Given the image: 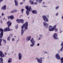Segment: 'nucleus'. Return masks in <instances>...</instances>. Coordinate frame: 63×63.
<instances>
[{
  "label": "nucleus",
  "instance_id": "nucleus-1",
  "mask_svg": "<svg viewBox=\"0 0 63 63\" xmlns=\"http://www.w3.org/2000/svg\"><path fill=\"white\" fill-rule=\"evenodd\" d=\"M24 26L26 30L27 29V26H28V22H26L21 27V35L22 36L23 35V33H24V30H23V28H24Z\"/></svg>",
  "mask_w": 63,
  "mask_h": 63
},
{
  "label": "nucleus",
  "instance_id": "nucleus-2",
  "mask_svg": "<svg viewBox=\"0 0 63 63\" xmlns=\"http://www.w3.org/2000/svg\"><path fill=\"white\" fill-rule=\"evenodd\" d=\"M7 24H8V28H6L4 29V31L7 32V31H9L13 30V29L10 30L9 28L10 26L11 25V24H12V22H11L10 21H9L8 22H7Z\"/></svg>",
  "mask_w": 63,
  "mask_h": 63
},
{
  "label": "nucleus",
  "instance_id": "nucleus-3",
  "mask_svg": "<svg viewBox=\"0 0 63 63\" xmlns=\"http://www.w3.org/2000/svg\"><path fill=\"white\" fill-rule=\"evenodd\" d=\"M26 8L27 9V11H26V14L27 16H29V12H30L31 11V6H26Z\"/></svg>",
  "mask_w": 63,
  "mask_h": 63
},
{
  "label": "nucleus",
  "instance_id": "nucleus-4",
  "mask_svg": "<svg viewBox=\"0 0 63 63\" xmlns=\"http://www.w3.org/2000/svg\"><path fill=\"white\" fill-rule=\"evenodd\" d=\"M56 25H55L54 26V27H53L52 26H50L48 28L49 31H53L54 30V28H56Z\"/></svg>",
  "mask_w": 63,
  "mask_h": 63
},
{
  "label": "nucleus",
  "instance_id": "nucleus-5",
  "mask_svg": "<svg viewBox=\"0 0 63 63\" xmlns=\"http://www.w3.org/2000/svg\"><path fill=\"white\" fill-rule=\"evenodd\" d=\"M16 21L18 23H23L24 22V20L23 19H17Z\"/></svg>",
  "mask_w": 63,
  "mask_h": 63
},
{
  "label": "nucleus",
  "instance_id": "nucleus-6",
  "mask_svg": "<svg viewBox=\"0 0 63 63\" xmlns=\"http://www.w3.org/2000/svg\"><path fill=\"white\" fill-rule=\"evenodd\" d=\"M42 17L44 21H46V22H48V18L46 17V16H43Z\"/></svg>",
  "mask_w": 63,
  "mask_h": 63
},
{
  "label": "nucleus",
  "instance_id": "nucleus-7",
  "mask_svg": "<svg viewBox=\"0 0 63 63\" xmlns=\"http://www.w3.org/2000/svg\"><path fill=\"white\" fill-rule=\"evenodd\" d=\"M0 30L1 33L0 34V38H2L3 36V29H1Z\"/></svg>",
  "mask_w": 63,
  "mask_h": 63
},
{
  "label": "nucleus",
  "instance_id": "nucleus-8",
  "mask_svg": "<svg viewBox=\"0 0 63 63\" xmlns=\"http://www.w3.org/2000/svg\"><path fill=\"white\" fill-rule=\"evenodd\" d=\"M44 25L45 26L46 28H47L48 27V24L46 22H44L43 23Z\"/></svg>",
  "mask_w": 63,
  "mask_h": 63
},
{
  "label": "nucleus",
  "instance_id": "nucleus-9",
  "mask_svg": "<svg viewBox=\"0 0 63 63\" xmlns=\"http://www.w3.org/2000/svg\"><path fill=\"white\" fill-rule=\"evenodd\" d=\"M18 59L19 60H21L22 59V56L21 53H19L18 54Z\"/></svg>",
  "mask_w": 63,
  "mask_h": 63
},
{
  "label": "nucleus",
  "instance_id": "nucleus-10",
  "mask_svg": "<svg viewBox=\"0 0 63 63\" xmlns=\"http://www.w3.org/2000/svg\"><path fill=\"white\" fill-rule=\"evenodd\" d=\"M53 36L55 39L56 40L58 39V38L57 37V34L56 33H55L53 35Z\"/></svg>",
  "mask_w": 63,
  "mask_h": 63
},
{
  "label": "nucleus",
  "instance_id": "nucleus-11",
  "mask_svg": "<svg viewBox=\"0 0 63 63\" xmlns=\"http://www.w3.org/2000/svg\"><path fill=\"white\" fill-rule=\"evenodd\" d=\"M0 56L1 57H5V55L1 51H0Z\"/></svg>",
  "mask_w": 63,
  "mask_h": 63
},
{
  "label": "nucleus",
  "instance_id": "nucleus-12",
  "mask_svg": "<svg viewBox=\"0 0 63 63\" xmlns=\"http://www.w3.org/2000/svg\"><path fill=\"white\" fill-rule=\"evenodd\" d=\"M55 57L57 59L59 60L60 59V57L59 56V55L58 54H57L55 55Z\"/></svg>",
  "mask_w": 63,
  "mask_h": 63
},
{
  "label": "nucleus",
  "instance_id": "nucleus-13",
  "mask_svg": "<svg viewBox=\"0 0 63 63\" xmlns=\"http://www.w3.org/2000/svg\"><path fill=\"white\" fill-rule=\"evenodd\" d=\"M36 59L37 60V61L39 63H42V60H41L40 59H38V58H36Z\"/></svg>",
  "mask_w": 63,
  "mask_h": 63
},
{
  "label": "nucleus",
  "instance_id": "nucleus-14",
  "mask_svg": "<svg viewBox=\"0 0 63 63\" xmlns=\"http://www.w3.org/2000/svg\"><path fill=\"white\" fill-rule=\"evenodd\" d=\"M15 6L17 7V6H18V1L17 0H15Z\"/></svg>",
  "mask_w": 63,
  "mask_h": 63
},
{
  "label": "nucleus",
  "instance_id": "nucleus-15",
  "mask_svg": "<svg viewBox=\"0 0 63 63\" xmlns=\"http://www.w3.org/2000/svg\"><path fill=\"white\" fill-rule=\"evenodd\" d=\"M30 41L32 43H33L34 44H35V41L34 40V39H33V38H32L31 40Z\"/></svg>",
  "mask_w": 63,
  "mask_h": 63
},
{
  "label": "nucleus",
  "instance_id": "nucleus-16",
  "mask_svg": "<svg viewBox=\"0 0 63 63\" xmlns=\"http://www.w3.org/2000/svg\"><path fill=\"white\" fill-rule=\"evenodd\" d=\"M31 36H29L27 37L26 38V40L27 41H30V39H31Z\"/></svg>",
  "mask_w": 63,
  "mask_h": 63
},
{
  "label": "nucleus",
  "instance_id": "nucleus-17",
  "mask_svg": "<svg viewBox=\"0 0 63 63\" xmlns=\"http://www.w3.org/2000/svg\"><path fill=\"white\" fill-rule=\"evenodd\" d=\"M2 10H5L6 9V5H4L1 8Z\"/></svg>",
  "mask_w": 63,
  "mask_h": 63
},
{
  "label": "nucleus",
  "instance_id": "nucleus-18",
  "mask_svg": "<svg viewBox=\"0 0 63 63\" xmlns=\"http://www.w3.org/2000/svg\"><path fill=\"white\" fill-rule=\"evenodd\" d=\"M12 58H9L8 60V63H12Z\"/></svg>",
  "mask_w": 63,
  "mask_h": 63
},
{
  "label": "nucleus",
  "instance_id": "nucleus-19",
  "mask_svg": "<svg viewBox=\"0 0 63 63\" xmlns=\"http://www.w3.org/2000/svg\"><path fill=\"white\" fill-rule=\"evenodd\" d=\"M61 46H62V47L61 49H60V51H62L63 50V43L62 42V43L61 44Z\"/></svg>",
  "mask_w": 63,
  "mask_h": 63
},
{
  "label": "nucleus",
  "instance_id": "nucleus-20",
  "mask_svg": "<svg viewBox=\"0 0 63 63\" xmlns=\"http://www.w3.org/2000/svg\"><path fill=\"white\" fill-rule=\"evenodd\" d=\"M14 18H15L14 17V16H10V19L11 20L14 19Z\"/></svg>",
  "mask_w": 63,
  "mask_h": 63
},
{
  "label": "nucleus",
  "instance_id": "nucleus-21",
  "mask_svg": "<svg viewBox=\"0 0 63 63\" xmlns=\"http://www.w3.org/2000/svg\"><path fill=\"white\" fill-rule=\"evenodd\" d=\"M35 44V43H32V44H31L30 45V46L31 47H33V46H34Z\"/></svg>",
  "mask_w": 63,
  "mask_h": 63
},
{
  "label": "nucleus",
  "instance_id": "nucleus-22",
  "mask_svg": "<svg viewBox=\"0 0 63 63\" xmlns=\"http://www.w3.org/2000/svg\"><path fill=\"white\" fill-rule=\"evenodd\" d=\"M0 60L1 62V63H3V59L2 58H0Z\"/></svg>",
  "mask_w": 63,
  "mask_h": 63
},
{
  "label": "nucleus",
  "instance_id": "nucleus-23",
  "mask_svg": "<svg viewBox=\"0 0 63 63\" xmlns=\"http://www.w3.org/2000/svg\"><path fill=\"white\" fill-rule=\"evenodd\" d=\"M2 40L4 44H6V41L4 39H2Z\"/></svg>",
  "mask_w": 63,
  "mask_h": 63
},
{
  "label": "nucleus",
  "instance_id": "nucleus-24",
  "mask_svg": "<svg viewBox=\"0 0 63 63\" xmlns=\"http://www.w3.org/2000/svg\"><path fill=\"white\" fill-rule=\"evenodd\" d=\"M61 63H63V58H62L61 59Z\"/></svg>",
  "mask_w": 63,
  "mask_h": 63
},
{
  "label": "nucleus",
  "instance_id": "nucleus-25",
  "mask_svg": "<svg viewBox=\"0 0 63 63\" xmlns=\"http://www.w3.org/2000/svg\"><path fill=\"white\" fill-rule=\"evenodd\" d=\"M37 2L38 3H41L42 2V0H39Z\"/></svg>",
  "mask_w": 63,
  "mask_h": 63
},
{
  "label": "nucleus",
  "instance_id": "nucleus-26",
  "mask_svg": "<svg viewBox=\"0 0 63 63\" xmlns=\"http://www.w3.org/2000/svg\"><path fill=\"white\" fill-rule=\"evenodd\" d=\"M30 2L31 4H32V5H33V1L30 0Z\"/></svg>",
  "mask_w": 63,
  "mask_h": 63
},
{
  "label": "nucleus",
  "instance_id": "nucleus-27",
  "mask_svg": "<svg viewBox=\"0 0 63 63\" xmlns=\"http://www.w3.org/2000/svg\"><path fill=\"white\" fill-rule=\"evenodd\" d=\"M43 52H44V54H45V53H47V52L45 51H43Z\"/></svg>",
  "mask_w": 63,
  "mask_h": 63
},
{
  "label": "nucleus",
  "instance_id": "nucleus-28",
  "mask_svg": "<svg viewBox=\"0 0 63 63\" xmlns=\"http://www.w3.org/2000/svg\"><path fill=\"white\" fill-rule=\"evenodd\" d=\"M13 11L14 12V13H15L17 11V10L16 9H15Z\"/></svg>",
  "mask_w": 63,
  "mask_h": 63
},
{
  "label": "nucleus",
  "instance_id": "nucleus-29",
  "mask_svg": "<svg viewBox=\"0 0 63 63\" xmlns=\"http://www.w3.org/2000/svg\"><path fill=\"white\" fill-rule=\"evenodd\" d=\"M55 31L56 32H57L58 31V29L57 28L55 29Z\"/></svg>",
  "mask_w": 63,
  "mask_h": 63
},
{
  "label": "nucleus",
  "instance_id": "nucleus-30",
  "mask_svg": "<svg viewBox=\"0 0 63 63\" xmlns=\"http://www.w3.org/2000/svg\"><path fill=\"white\" fill-rule=\"evenodd\" d=\"M10 13H14V10H12L10 11Z\"/></svg>",
  "mask_w": 63,
  "mask_h": 63
},
{
  "label": "nucleus",
  "instance_id": "nucleus-31",
  "mask_svg": "<svg viewBox=\"0 0 63 63\" xmlns=\"http://www.w3.org/2000/svg\"><path fill=\"white\" fill-rule=\"evenodd\" d=\"M7 39L8 41H9L10 40V37H8L7 38Z\"/></svg>",
  "mask_w": 63,
  "mask_h": 63
},
{
  "label": "nucleus",
  "instance_id": "nucleus-32",
  "mask_svg": "<svg viewBox=\"0 0 63 63\" xmlns=\"http://www.w3.org/2000/svg\"><path fill=\"white\" fill-rule=\"evenodd\" d=\"M23 11H24V9H21V12L22 13H23Z\"/></svg>",
  "mask_w": 63,
  "mask_h": 63
},
{
  "label": "nucleus",
  "instance_id": "nucleus-33",
  "mask_svg": "<svg viewBox=\"0 0 63 63\" xmlns=\"http://www.w3.org/2000/svg\"><path fill=\"white\" fill-rule=\"evenodd\" d=\"M16 29H17L18 28V25H17L16 26Z\"/></svg>",
  "mask_w": 63,
  "mask_h": 63
},
{
  "label": "nucleus",
  "instance_id": "nucleus-34",
  "mask_svg": "<svg viewBox=\"0 0 63 63\" xmlns=\"http://www.w3.org/2000/svg\"><path fill=\"white\" fill-rule=\"evenodd\" d=\"M7 17L8 18H9V19H10V17H11V16H7Z\"/></svg>",
  "mask_w": 63,
  "mask_h": 63
},
{
  "label": "nucleus",
  "instance_id": "nucleus-35",
  "mask_svg": "<svg viewBox=\"0 0 63 63\" xmlns=\"http://www.w3.org/2000/svg\"><path fill=\"white\" fill-rule=\"evenodd\" d=\"M4 13H2V14H1V15L2 16H4Z\"/></svg>",
  "mask_w": 63,
  "mask_h": 63
},
{
  "label": "nucleus",
  "instance_id": "nucleus-36",
  "mask_svg": "<svg viewBox=\"0 0 63 63\" xmlns=\"http://www.w3.org/2000/svg\"><path fill=\"white\" fill-rule=\"evenodd\" d=\"M35 10H33L32 11V13H33V14H35Z\"/></svg>",
  "mask_w": 63,
  "mask_h": 63
},
{
  "label": "nucleus",
  "instance_id": "nucleus-37",
  "mask_svg": "<svg viewBox=\"0 0 63 63\" xmlns=\"http://www.w3.org/2000/svg\"><path fill=\"white\" fill-rule=\"evenodd\" d=\"M12 41H15V39L14 38H13L12 39Z\"/></svg>",
  "mask_w": 63,
  "mask_h": 63
},
{
  "label": "nucleus",
  "instance_id": "nucleus-38",
  "mask_svg": "<svg viewBox=\"0 0 63 63\" xmlns=\"http://www.w3.org/2000/svg\"><path fill=\"white\" fill-rule=\"evenodd\" d=\"M23 3V2H20V5H22Z\"/></svg>",
  "mask_w": 63,
  "mask_h": 63
},
{
  "label": "nucleus",
  "instance_id": "nucleus-39",
  "mask_svg": "<svg viewBox=\"0 0 63 63\" xmlns=\"http://www.w3.org/2000/svg\"><path fill=\"white\" fill-rule=\"evenodd\" d=\"M58 8H59V7L58 6L56 8V10H57V9H58Z\"/></svg>",
  "mask_w": 63,
  "mask_h": 63
},
{
  "label": "nucleus",
  "instance_id": "nucleus-40",
  "mask_svg": "<svg viewBox=\"0 0 63 63\" xmlns=\"http://www.w3.org/2000/svg\"><path fill=\"white\" fill-rule=\"evenodd\" d=\"M37 11H35L34 14H37Z\"/></svg>",
  "mask_w": 63,
  "mask_h": 63
},
{
  "label": "nucleus",
  "instance_id": "nucleus-41",
  "mask_svg": "<svg viewBox=\"0 0 63 63\" xmlns=\"http://www.w3.org/2000/svg\"><path fill=\"white\" fill-rule=\"evenodd\" d=\"M40 60H42V57H40Z\"/></svg>",
  "mask_w": 63,
  "mask_h": 63
},
{
  "label": "nucleus",
  "instance_id": "nucleus-42",
  "mask_svg": "<svg viewBox=\"0 0 63 63\" xmlns=\"http://www.w3.org/2000/svg\"><path fill=\"white\" fill-rule=\"evenodd\" d=\"M1 42H2V39H0V42L1 43Z\"/></svg>",
  "mask_w": 63,
  "mask_h": 63
},
{
  "label": "nucleus",
  "instance_id": "nucleus-43",
  "mask_svg": "<svg viewBox=\"0 0 63 63\" xmlns=\"http://www.w3.org/2000/svg\"><path fill=\"white\" fill-rule=\"evenodd\" d=\"M39 36H40V37H42V36H43V35H42V34H40V35H39Z\"/></svg>",
  "mask_w": 63,
  "mask_h": 63
},
{
  "label": "nucleus",
  "instance_id": "nucleus-44",
  "mask_svg": "<svg viewBox=\"0 0 63 63\" xmlns=\"http://www.w3.org/2000/svg\"><path fill=\"white\" fill-rule=\"evenodd\" d=\"M3 1V0H0V2H2Z\"/></svg>",
  "mask_w": 63,
  "mask_h": 63
},
{
  "label": "nucleus",
  "instance_id": "nucleus-45",
  "mask_svg": "<svg viewBox=\"0 0 63 63\" xmlns=\"http://www.w3.org/2000/svg\"><path fill=\"white\" fill-rule=\"evenodd\" d=\"M39 45H40V44L38 43L37 44V46H39Z\"/></svg>",
  "mask_w": 63,
  "mask_h": 63
},
{
  "label": "nucleus",
  "instance_id": "nucleus-46",
  "mask_svg": "<svg viewBox=\"0 0 63 63\" xmlns=\"http://www.w3.org/2000/svg\"><path fill=\"white\" fill-rule=\"evenodd\" d=\"M58 13H57V14H56V16H58Z\"/></svg>",
  "mask_w": 63,
  "mask_h": 63
},
{
  "label": "nucleus",
  "instance_id": "nucleus-47",
  "mask_svg": "<svg viewBox=\"0 0 63 63\" xmlns=\"http://www.w3.org/2000/svg\"><path fill=\"white\" fill-rule=\"evenodd\" d=\"M34 4H37V2H35Z\"/></svg>",
  "mask_w": 63,
  "mask_h": 63
},
{
  "label": "nucleus",
  "instance_id": "nucleus-48",
  "mask_svg": "<svg viewBox=\"0 0 63 63\" xmlns=\"http://www.w3.org/2000/svg\"><path fill=\"white\" fill-rule=\"evenodd\" d=\"M41 38L40 37H39V40H40L41 39Z\"/></svg>",
  "mask_w": 63,
  "mask_h": 63
},
{
  "label": "nucleus",
  "instance_id": "nucleus-49",
  "mask_svg": "<svg viewBox=\"0 0 63 63\" xmlns=\"http://www.w3.org/2000/svg\"><path fill=\"white\" fill-rule=\"evenodd\" d=\"M1 46V42H0V46Z\"/></svg>",
  "mask_w": 63,
  "mask_h": 63
},
{
  "label": "nucleus",
  "instance_id": "nucleus-50",
  "mask_svg": "<svg viewBox=\"0 0 63 63\" xmlns=\"http://www.w3.org/2000/svg\"><path fill=\"white\" fill-rule=\"evenodd\" d=\"M19 40H18L16 42L17 43V42H18V41H19Z\"/></svg>",
  "mask_w": 63,
  "mask_h": 63
},
{
  "label": "nucleus",
  "instance_id": "nucleus-51",
  "mask_svg": "<svg viewBox=\"0 0 63 63\" xmlns=\"http://www.w3.org/2000/svg\"><path fill=\"white\" fill-rule=\"evenodd\" d=\"M4 54H5V55H6V54H7V53L5 52V53Z\"/></svg>",
  "mask_w": 63,
  "mask_h": 63
},
{
  "label": "nucleus",
  "instance_id": "nucleus-52",
  "mask_svg": "<svg viewBox=\"0 0 63 63\" xmlns=\"http://www.w3.org/2000/svg\"><path fill=\"white\" fill-rule=\"evenodd\" d=\"M0 23H2V21L1 20V21H0Z\"/></svg>",
  "mask_w": 63,
  "mask_h": 63
},
{
  "label": "nucleus",
  "instance_id": "nucleus-53",
  "mask_svg": "<svg viewBox=\"0 0 63 63\" xmlns=\"http://www.w3.org/2000/svg\"><path fill=\"white\" fill-rule=\"evenodd\" d=\"M35 0L36 2H38V0Z\"/></svg>",
  "mask_w": 63,
  "mask_h": 63
},
{
  "label": "nucleus",
  "instance_id": "nucleus-54",
  "mask_svg": "<svg viewBox=\"0 0 63 63\" xmlns=\"http://www.w3.org/2000/svg\"><path fill=\"white\" fill-rule=\"evenodd\" d=\"M7 49H9V47H7Z\"/></svg>",
  "mask_w": 63,
  "mask_h": 63
},
{
  "label": "nucleus",
  "instance_id": "nucleus-55",
  "mask_svg": "<svg viewBox=\"0 0 63 63\" xmlns=\"http://www.w3.org/2000/svg\"><path fill=\"white\" fill-rule=\"evenodd\" d=\"M22 16V15H21V16Z\"/></svg>",
  "mask_w": 63,
  "mask_h": 63
},
{
  "label": "nucleus",
  "instance_id": "nucleus-56",
  "mask_svg": "<svg viewBox=\"0 0 63 63\" xmlns=\"http://www.w3.org/2000/svg\"><path fill=\"white\" fill-rule=\"evenodd\" d=\"M1 29H0V31H1Z\"/></svg>",
  "mask_w": 63,
  "mask_h": 63
},
{
  "label": "nucleus",
  "instance_id": "nucleus-57",
  "mask_svg": "<svg viewBox=\"0 0 63 63\" xmlns=\"http://www.w3.org/2000/svg\"><path fill=\"white\" fill-rule=\"evenodd\" d=\"M62 32V31L60 32V33H61V32Z\"/></svg>",
  "mask_w": 63,
  "mask_h": 63
},
{
  "label": "nucleus",
  "instance_id": "nucleus-58",
  "mask_svg": "<svg viewBox=\"0 0 63 63\" xmlns=\"http://www.w3.org/2000/svg\"><path fill=\"white\" fill-rule=\"evenodd\" d=\"M0 63H1V62L0 61Z\"/></svg>",
  "mask_w": 63,
  "mask_h": 63
},
{
  "label": "nucleus",
  "instance_id": "nucleus-59",
  "mask_svg": "<svg viewBox=\"0 0 63 63\" xmlns=\"http://www.w3.org/2000/svg\"><path fill=\"white\" fill-rule=\"evenodd\" d=\"M44 7H46V6H44Z\"/></svg>",
  "mask_w": 63,
  "mask_h": 63
},
{
  "label": "nucleus",
  "instance_id": "nucleus-60",
  "mask_svg": "<svg viewBox=\"0 0 63 63\" xmlns=\"http://www.w3.org/2000/svg\"><path fill=\"white\" fill-rule=\"evenodd\" d=\"M14 37H15V38H16V36H15Z\"/></svg>",
  "mask_w": 63,
  "mask_h": 63
},
{
  "label": "nucleus",
  "instance_id": "nucleus-61",
  "mask_svg": "<svg viewBox=\"0 0 63 63\" xmlns=\"http://www.w3.org/2000/svg\"><path fill=\"white\" fill-rule=\"evenodd\" d=\"M12 53H13V51H12Z\"/></svg>",
  "mask_w": 63,
  "mask_h": 63
},
{
  "label": "nucleus",
  "instance_id": "nucleus-62",
  "mask_svg": "<svg viewBox=\"0 0 63 63\" xmlns=\"http://www.w3.org/2000/svg\"><path fill=\"white\" fill-rule=\"evenodd\" d=\"M25 0H23V1H25Z\"/></svg>",
  "mask_w": 63,
  "mask_h": 63
},
{
  "label": "nucleus",
  "instance_id": "nucleus-63",
  "mask_svg": "<svg viewBox=\"0 0 63 63\" xmlns=\"http://www.w3.org/2000/svg\"><path fill=\"white\" fill-rule=\"evenodd\" d=\"M43 3H44L45 2H43Z\"/></svg>",
  "mask_w": 63,
  "mask_h": 63
},
{
  "label": "nucleus",
  "instance_id": "nucleus-64",
  "mask_svg": "<svg viewBox=\"0 0 63 63\" xmlns=\"http://www.w3.org/2000/svg\"><path fill=\"white\" fill-rule=\"evenodd\" d=\"M24 31H25V30H24Z\"/></svg>",
  "mask_w": 63,
  "mask_h": 63
}]
</instances>
